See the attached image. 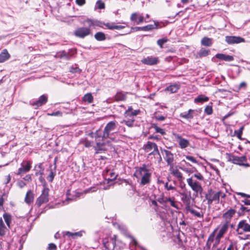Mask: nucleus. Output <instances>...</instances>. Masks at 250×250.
Instances as JSON below:
<instances>
[{"instance_id": "obj_9", "label": "nucleus", "mask_w": 250, "mask_h": 250, "mask_svg": "<svg viewBox=\"0 0 250 250\" xmlns=\"http://www.w3.org/2000/svg\"><path fill=\"white\" fill-rule=\"evenodd\" d=\"M48 192L49 189L45 186H43V188L42 192V194L39 197L37 200V204L38 207H40L42 204L48 201Z\"/></svg>"}, {"instance_id": "obj_51", "label": "nucleus", "mask_w": 250, "mask_h": 250, "mask_svg": "<svg viewBox=\"0 0 250 250\" xmlns=\"http://www.w3.org/2000/svg\"><path fill=\"white\" fill-rule=\"evenodd\" d=\"M131 240H132L131 243L135 246V247H138L140 248H141L142 250H147L145 248H144L143 247L139 245L138 244V242L136 241V240L134 237H131Z\"/></svg>"}, {"instance_id": "obj_52", "label": "nucleus", "mask_w": 250, "mask_h": 250, "mask_svg": "<svg viewBox=\"0 0 250 250\" xmlns=\"http://www.w3.org/2000/svg\"><path fill=\"white\" fill-rule=\"evenodd\" d=\"M96 4L100 9H104L105 7L104 3L101 0H98L96 2Z\"/></svg>"}, {"instance_id": "obj_2", "label": "nucleus", "mask_w": 250, "mask_h": 250, "mask_svg": "<svg viewBox=\"0 0 250 250\" xmlns=\"http://www.w3.org/2000/svg\"><path fill=\"white\" fill-rule=\"evenodd\" d=\"M117 122L112 121L108 122L105 126L102 132L100 130H97L94 133V137L96 139L102 138V140L110 138L112 139L111 136L115 133V130L117 127Z\"/></svg>"}, {"instance_id": "obj_39", "label": "nucleus", "mask_w": 250, "mask_h": 250, "mask_svg": "<svg viewBox=\"0 0 250 250\" xmlns=\"http://www.w3.org/2000/svg\"><path fill=\"white\" fill-rule=\"evenodd\" d=\"M208 98L205 95H201L198 96L194 100L195 103H203L208 101Z\"/></svg>"}, {"instance_id": "obj_5", "label": "nucleus", "mask_w": 250, "mask_h": 250, "mask_svg": "<svg viewBox=\"0 0 250 250\" xmlns=\"http://www.w3.org/2000/svg\"><path fill=\"white\" fill-rule=\"evenodd\" d=\"M118 242H119V240L117 239L116 235H114L111 237L109 240L108 238H104L103 240L104 247L109 250H113L116 247L117 243Z\"/></svg>"}, {"instance_id": "obj_26", "label": "nucleus", "mask_w": 250, "mask_h": 250, "mask_svg": "<svg viewBox=\"0 0 250 250\" xmlns=\"http://www.w3.org/2000/svg\"><path fill=\"white\" fill-rule=\"evenodd\" d=\"M104 144L100 142H97L96 145L94 146V149L96 153H100L104 152L105 149L104 147Z\"/></svg>"}, {"instance_id": "obj_49", "label": "nucleus", "mask_w": 250, "mask_h": 250, "mask_svg": "<svg viewBox=\"0 0 250 250\" xmlns=\"http://www.w3.org/2000/svg\"><path fill=\"white\" fill-rule=\"evenodd\" d=\"M167 38H164L158 40L157 42V44L160 47V48H162L163 47V44L167 42Z\"/></svg>"}, {"instance_id": "obj_23", "label": "nucleus", "mask_w": 250, "mask_h": 250, "mask_svg": "<svg viewBox=\"0 0 250 250\" xmlns=\"http://www.w3.org/2000/svg\"><path fill=\"white\" fill-rule=\"evenodd\" d=\"M34 169L37 170V171L35 172V176H38L39 175H43L44 167L43 166V164L42 163H40L39 164H36L35 166Z\"/></svg>"}, {"instance_id": "obj_45", "label": "nucleus", "mask_w": 250, "mask_h": 250, "mask_svg": "<svg viewBox=\"0 0 250 250\" xmlns=\"http://www.w3.org/2000/svg\"><path fill=\"white\" fill-rule=\"evenodd\" d=\"M229 223L228 222V221H226L225 223L222 226L220 229L219 230V231L225 234L229 229Z\"/></svg>"}, {"instance_id": "obj_17", "label": "nucleus", "mask_w": 250, "mask_h": 250, "mask_svg": "<svg viewBox=\"0 0 250 250\" xmlns=\"http://www.w3.org/2000/svg\"><path fill=\"white\" fill-rule=\"evenodd\" d=\"M47 101V97L44 95H42L40 97L39 99L35 102H34L32 105L36 107H38L41 106L43 104H44Z\"/></svg>"}, {"instance_id": "obj_11", "label": "nucleus", "mask_w": 250, "mask_h": 250, "mask_svg": "<svg viewBox=\"0 0 250 250\" xmlns=\"http://www.w3.org/2000/svg\"><path fill=\"white\" fill-rule=\"evenodd\" d=\"M162 152L164 153L165 156L164 159L167 162V165L171 167L173 166L174 156L173 154L170 151L166 149H162Z\"/></svg>"}, {"instance_id": "obj_62", "label": "nucleus", "mask_w": 250, "mask_h": 250, "mask_svg": "<svg viewBox=\"0 0 250 250\" xmlns=\"http://www.w3.org/2000/svg\"><path fill=\"white\" fill-rule=\"evenodd\" d=\"M81 70L77 67H71L70 69V72L72 73H80Z\"/></svg>"}, {"instance_id": "obj_55", "label": "nucleus", "mask_w": 250, "mask_h": 250, "mask_svg": "<svg viewBox=\"0 0 250 250\" xmlns=\"http://www.w3.org/2000/svg\"><path fill=\"white\" fill-rule=\"evenodd\" d=\"M205 112L208 115H210L212 113V108L211 106L208 105L205 109Z\"/></svg>"}, {"instance_id": "obj_54", "label": "nucleus", "mask_w": 250, "mask_h": 250, "mask_svg": "<svg viewBox=\"0 0 250 250\" xmlns=\"http://www.w3.org/2000/svg\"><path fill=\"white\" fill-rule=\"evenodd\" d=\"M244 198L241 200V203H243L244 205L250 206V199L244 197Z\"/></svg>"}, {"instance_id": "obj_56", "label": "nucleus", "mask_w": 250, "mask_h": 250, "mask_svg": "<svg viewBox=\"0 0 250 250\" xmlns=\"http://www.w3.org/2000/svg\"><path fill=\"white\" fill-rule=\"evenodd\" d=\"M180 194L182 196V198H181V200L185 202H187L188 201V196L187 195V194H186V193L185 192H182V193H180Z\"/></svg>"}, {"instance_id": "obj_41", "label": "nucleus", "mask_w": 250, "mask_h": 250, "mask_svg": "<svg viewBox=\"0 0 250 250\" xmlns=\"http://www.w3.org/2000/svg\"><path fill=\"white\" fill-rule=\"evenodd\" d=\"M127 120H124L121 123L122 124H125L128 127H132L133 126V123L135 121V119L133 118H126Z\"/></svg>"}, {"instance_id": "obj_24", "label": "nucleus", "mask_w": 250, "mask_h": 250, "mask_svg": "<svg viewBox=\"0 0 250 250\" xmlns=\"http://www.w3.org/2000/svg\"><path fill=\"white\" fill-rule=\"evenodd\" d=\"M10 57V54L8 53L6 49H4L0 54V62H3L6 60H8Z\"/></svg>"}, {"instance_id": "obj_4", "label": "nucleus", "mask_w": 250, "mask_h": 250, "mask_svg": "<svg viewBox=\"0 0 250 250\" xmlns=\"http://www.w3.org/2000/svg\"><path fill=\"white\" fill-rule=\"evenodd\" d=\"M229 161L232 162L233 164L239 166H244L246 167H250V165L246 163L247 161V157L245 156L239 157L233 155H230L229 156Z\"/></svg>"}, {"instance_id": "obj_36", "label": "nucleus", "mask_w": 250, "mask_h": 250, "mask_svg": "<svg viewBox=\"0 0 250 250\" xmlns=\"http://www.w3.org/2000/svg\"><path fill=\"white\" fill-rule=\"evenodd\" d=\"M109 176L107 180L108 181H112L113 180L116 179L117 174H116L112 170H107L106 171V176Z\"/></svg>"}, {"instance_id": "obj_43", "label": "nucleus", "mask_w": 250, "mask_h": 250, "mask_svg": "<svg viewBox=\"0 0 250 250\" xmlns=\"http://www.w3.org/2000/svg\"><path fill=\"white\" fill-rule=\"evenodd\" d=\"M188 211L193 215H194L195 216L197 217H203V213L202 212H199L197 210L192 209L190 208L188 209Z\"/></svg>"}, {"instance_id": "obj_57", "label": "nucleus", "mask_w": 250, "mask_h": 250, "mask_svg": "<svg viewBox=\"0 0 250 250\" xmlns=\"http://www.w3.org/2000/svg\"><path fill=\"white\" fill-rule=\"evenodd\" d=\"M166 198V197L163 196L161 197L158 198L157 199V201L158 202H159L160 204H164L167 203L166 200H165Z\"/></svg>"}, {"instance_id": "obj_12", "label": "nucleus", "mask_w": 250, "mask_h": 250, "mask_svg": "<svg viewBox=\"0 0 250 250\" xmlns=\"http://www.w3.org/2000/svg\"><path fill=\"white\" fill-rule=\"evenodd\" d=\"M225 41L229 44H233L235 43H239L240 42H244L245 40L244 38L236 36H226L225 38Z\"/></svg>"}, {"instance_id": "obj_63", "label": "nucleus", "mask_w": 250, "mask_h": 250, "mask_svg": "<svg viewBox=\"0 0 250 250\" xmlns=\"http://www.w3.org/2000/svg\"><path fill=\"white\" fill-rule=\"evenodd\" d=\"M193 176L195 177V178H196L197 179L200 180H204L203 176L200 173H196V174H194V175Z\"/></svg>"}, {"instance_id": "obj_35", "label": "nucleus", "mask_w": 250, "mask_h": 250, "mask_svg": "<svg viewBox=\"0 0 250 250\" xmlns=\"http://www.w3.org/2000/svg\"><path fill=\"white\" fill-rule=\"evenodd\" d=\"M154 28V25L152 24H149L143 27H135L134 29L135 31L143 30V31H150Z\"/></svg>"}, {"instance_id": "obj_15", "label": "nucleus", "mask_w": 250, "mask_h": 250, "mask_svg": "<svg viewBox=\"0 0 250 250\" xmlns=\"http://www.w3.org/2000/svg\"><path fill=\"white\" fill-rule=\"evenodd\" d=\"M143 63L152 65L157 64L159 62V59L157 57H154L152 56H148L146 58H144L142 60Z\"/></svg>"}, {"instance_id": "obj_19", "label": "nucleus", "mask_w": 250, "mask_h": 250, "mask_svg": "<svg viewBox=\"0 0 250 250\" xmlns=\"http://www.w3.org/2000/svg\"><path fill=\"white\" fill-rule=\"evenodd\" d=\"M170 173L175 177H176L178 181H182L183 179V175L182 173L177 168H174L173 166L169 168Z\"/></svg>"}, {"instance_id": "obj_48", "label": "nucleus", "mask_w": 250, "mask_h": 250, "mask_svg": "<svg viewBox=\"0 0 250 250\" xmlns=\"http://www.w3.org/2000/svg\"><path fill=\"white\" fill-rule=\"evenodd\" d=\"M115 100L118 101H125V95L124 94L118 93L115 96Z\"/></svg>"}, {"instance_id": "obj_18", "label": "nucleus", "mask_w": 250, "mask_h": 250, "mask_svg": "<svg viewBox=\"0 0 250 250\" xmlns=\"http://www.w3.org/2000/svg\"><path fill=\"white\" fill-rule=\"evenodd\" d=\"M158 147V146L155 143L148 141L144 145L143 148L146 152L148 153Z\"/></svg>"}, {"instance_id": "obj_42", "label": "nucleus", "mask_w": 250, "mask_h": 250, "mask_svg": "<svg viewBox=\"0 0 250 250\" xmlns=\"http://www.w3.org/2000/svg\"><path fill=\"white\" fill-rule=\"evenodd\" d=\"M140 112V110H135L133 112L128 113V115H125V117L126 118H133V119H135V117L137 116L139 113Z\"/></svg>"}, {"instance_id": "obj_28", "label": "nucleus", "mask_w": 250, "mask_h": 250, "mask_svg": "<svg viewBox=\"0 0 250 250\" xmlns=\"http://www.w3.org/2000/svg\"><path fill=\"white\" fill-rule=\"evenodd\" d=\"M105 26L109 29L110 30H120L125 28L124 26L123 25H116L114 23H106Z\"/></svg>"}, {"instance_id": "obj_61", "label": "nucleus", "mask_w": 250, "mask_h": 250, "mask_svg": "<svg viewBox=\"0 0 250 250\" xmlns=\"http://www.w3.org/2000/svg\"><path fill=\"white\" fill-rule=\"evenodd\" d=\"M83 146L86 147H89L92 146V143L88 140H85L83 143Z\"/></svg>"}, {"instance_id": "obj_29", "label": "nucleus", "mask_w": 250, "mask_h": 250, "mask_svg": "<svg viewBox=\"0 0 250 250\" xmlns=\"http://www.w3.org/2000/svg\"><path fill=\"white\" fill-rule=\"evenodd\" d=\"M201 44L206 46H210L212 44V40L208 37H204L201 41Z\"/></svg>"}, {"instance_id": "obj_64", "label": "nucleus", "mask_w": 250, "mask_h": 250, "mask_svg": "<svg viewBox=\"0 0 250 250\" xmlns=\"http://www.w3.org/2000/svg\"><path fill=\"white\" fill-rule=\"evenodd\" d=\"M48 249L49 250H56L57 246L54 243H50L49 244Z\"/></svg>"}, {"instance_id": "obj_60", "label": "nucleus", "mask_w": 250, "mask_h": 250, "mask_svg": "<svg viewBox=\"0 0 250 250\" xmlns=\"http://www.w3.org/2000/svg\"><path fill=\"white\" fill-rule=\"evenodd\" d=\"M186 158L187 160L192 162L193 163H195V164L197 163V161L196 160V159L193 156H186Z\"/></svg>"}, {"instance_id": "obj_38", "label": "nucleus", "mask_w": 250, "mask_h": 250, "mask_svg": "<svg viewBox=\"0 0 250 250\" xmlns=\"http://www.w3.org/2000/svg\"><path fill=\"white\" fill-rule=\"evenodd\" d=\"M33 195L31 190L27 192L25 198V202L27 204H30L33 201Z\"/></svg>"}, {"instance_id": "obj_50", "label": "nucleus", "mask_w": 250, "mask_h": 250, "mask_svg": "<svg viewBox=\"0 0 250 250\" xmlns=\"http://www.w3.org/2000/svg\"><path fill=\"white\" fill-rule=\"evenodd\" d=\"M153 127L154 128V129L156 132L160 133L162 135L165 134L166 133H165V131H164V130L163 129L158 127L156 125L154 124L153 125Z\"/></svg>"}, {"instance_id": "obj_34", "label": "nucleus", "mask_w": 250, "mask_h": 250, "mask_svg": "<svg viewBox=\"0 0 250 250\" xmlns=\"http://www.w3.org/2000/svg\"><path fill=\"white\" fill-rule=\"evenodd\" d=\"M95 39L98 41H104L105 40L106 37L104 33L102 32H98L94 35Z\"/></svg>"}, {"instance_id": "obj_40", "label": "nucleus", "mask_w": 250, "mask_h": 250, "mask_svg": "<svg viewBox=\"0 0 250 250\" xmlns=\"http://www.w3.org/2000/svg\"><path fill=\"white\" fill-rule=\"evenodd\" d=\"M64 235L68 236V237H71L73 238H75L76 237H81L82 236V233L81 231H79L77 232H71L69 231H66L64 232Z\"/></svg>"}, {"instance_id": "obj_16", "label": "nucleus", "mask_w": 250, "mask_h": 250, "mask_svg": "<svg viewBox=\"0 0 250 250\" xmlns=\"http://www.w3.org/2000/svg\"><path fill=\"white\" fill-rule=\"evenodd\" d=\"M238 204L240 206L239 209L237 212L239 216L246 215L247 213H248V215H250V208L245 207L242 203H239Z\"/></svg>"}, {"instance_id": "obj_3", "label": "nucleus", "mask_w": 250, "mask_h": 250, "mask_svg": "<svg viewBox=\"0 0 250 250\" xmlns=\"http://www.w3.org/2000/svg\"><path fill=\"white\" fill-rule=\"evenodd\" d=\"M187 181L192 190L195 192L196 196H197L198 194L201 195L203 189L199 182L194 180L192 177L187 179Z\"/></svg>"}, {"instance_id": "obj_1", "label": "nucleus", "mask_w": 250, "mask_h": 250, "mask_svg": "<svg viewBox=\"0 0 250 250\" xmlns=\"http://www.w3.org/2000/svg\"><path fill=\"white\" fill-rule=\"evenodd\" d=\"M134 176L138 179H140L139 183L142 186L149 184L151 182V173L146 164L138 167L134 173Z\"/></svg>"}, {"instance_id": "obj_6", "label": "nucleus", "mask_w": 250, "mask_h": 250, "mask_svg": "<svg viewBox=\"0 0 250 250\" xmlns=\"http://www.w3.org/2000/svg\"><path fill=\"white\" fill-rule=\"evenodd\" d=\"M91 34V30L90 27L85 26V27H79L75 30L74 35L79 38L83 39L85 37L89 36Z\"/></svg>"}, {"instance_id": "obj_22", "label": "nucleus", "mask_w": 250, "mask_h": 250, "mask_svg": "<svg viewBox=\"0 0 250 250\" xmlns=\"http://www.w3.org/2000/svg\"><path fill=\"white\" fill-rule=\"evenodd\" d=\"M236 212V210L234 209L230 208L223 215L224 218L226 219V221L230 223L231 218L233 217Z\"/></svg>"}, {"instance_id": "obj_37", "label": "nucleus", "mask_w": 250, "mask_h": 250, "mask_svg": "<svg viewBox=\"0 0 250 250\" xmlns=\"http://www.w3.org/2000/svg\"><path fill=\"white\" fill-rule=\"evenodd\" d=\"M83 101L87 102L88 104H91L93 101V97L91 93H88L84 95L83 98Z\"/></svg>"}, {"instance_id": "obj_33", "label": "nucleus", "mask_w": 250, "mask_h": 250, "mask_svg": "<svg viewBox=\"0 0 250 250\" xmlns=\"http://www.w3.org/2000/svg\"><path fill=\"white\" fill-rule=\"evenodd\" d=\"M58 56L61 59H64L65 60H69L71 57V55L69 53L65 51H62L58 54Z\"/></svg>"}, {"instance_id": "obj_58", "label": "nucleus", "mask_w": 250, "mask_h": 250, "mask_svg": "<svg viewBox=\"0 0 250 250\" xmlns=\"http://www.w3.org/2000/svg\"><path fill=\"white\" fill-rule=\"evenodd\" d=\"M17 184V186L21 188H23L26 185V183L22 180L19 181Z\"/></svg>"}, {"instance_id": "obj_47", "label": "nucleus", "mask_w": 250, "mask_h": 250, "mask_svg": "<svg viewBox=\"0 0 250 250\" xmlns=\"http://www.w3.org/2000/svg\"><path fill=\"white\" fill-rule=\"evenodd\" d=\"M244 129V126H241L238 130H235L234 134H235L237 138L240 140H242V134L243 133V130Z\"/></svg>"}, {"instance_id": "obj_14", "label": "nucleus", "mask_w": 250, "mask_h": 250, "mask_svg": "<svg viewBox=\"0 0 250 250\" xmlns=\"http://www.w3.org/2000/svg\"><path fill=\"white\" fill-rule=\"evenodd\" d=\"M21 167L19 168L18 171L17 173L18 175H21L23 173L28 172L31 168V163L29 161L26 162V165H24L23 163H22L21 164Z\"/></svg>"}, {"instance_id": "obj_32", "label": "nucleus", "mask_w": 250, "mask_h": 250, "mask_svg": "<svg viewBox=\"0 0 250 250\" xmlns=\"http://www.w3.org/2000/svg\"><path fill=\"white\" fill-rule=\"evenodd\" d=\"M214 233H211L208 237L207 242L206 244V247H205V249L206 250H209L210 248V246L211 243L214 241Z\"/></svg>"}, {"instance_id": "obj_53", "label": "nucleus", "mask_w": 250, "mask_h": 250, "mask_svg": "<svg viewBox=\"0 0 250 250\" xmlns=\"http://www.w3.org/2000/svg\"><path fill=\"white\" fill-rule=\"evenodd\" d=\"M213 194V191L212 189H209L208 190L207 193L205 195L206 199H211L212 198V195Z\"/></svg>"}, {"instance_id": "obj_59", "label": "nucleus", "mask_w": 250, "mask_h": 250, "mask_svg": "<svg viewBox=\"0 0 250 250\" xmlns=\"http://www.w3.org/2000/svg\"><path fill=\"white\" fill-rule=\"evenodd\" d=\"M236 194L241 196L242 197H246L248 199H250V195L248 194L243 192H236Z\"/></svg>"}, {"instance_id": "obj_20", "label": "nucleus", "mask_w": 250, "mask_h": 250, "mask_svg": "<svg viewBox=\"0 0 250 250\" xmlns=\"http://www.w3.org/2000/svg\"><path fill=\"white\" fill-rule=\"evenodd\" d=\"M215 57L220 60H223L226 62H231L234 60V58L232 56L222 53H218L216 54Z\"/></svg>"}, {"instance_id": "obj_7", "label": "nucleus", "mask_w": 250, "mask_h": 250, "mask_svg": "<svg viewBox=\"0 0 250 250\" xmlns=\"http://www.w3.org/2000/svg\"><path fill=\"white\" fill-rule=\"evenodd\" d=\"M236 231L238 234H242L244 232L250 233V224L246 220H241L237 226Z\"/></svg>"}, {"instance_id": "obj_8", "label": "nucleus", "mask_w": 250, "mask_h": 250, "mask_svg": "<svg viewBox=\"0 0 250 250\" xmlns=\"http://www.w3.org/2000/svg\"><path fill=\"white\" fill-rule=\"evenodd\" d=\"M147 158H149L151 161L158 164H160L162 161V158L158 147L148 152Z\"/></svg>"}, {"instance_id": "obj_25", "label": "nucleus", "mask_w": 250, "mask_h": 250, "mask_svg": "<svg viewBox=\"0 0 250 250\" xmlns=\"http://www.w3.org/2000/svg\"><path fill=\"white\" fill-rule=\"evenodd\" d=\"M194 110L192 109H189L188 112L181 113L180 116L183 118L186 119L188 120H190L193 118L192 113Z\"/></svg>"}, {"instance_id": "obj_44", "label": "nucleus", "mask_w": 250, "mask_h": 250, "mask_svg": "<svg viewBox=\"0 0 250 250\" xmlns=\"http://www.w3.org/2000/svg\"><path fill=\"white\" fill-rule=\"evenodd\" d=\"M221 195V191H218L216 192H214L212 195V200L216 202V203H219L220 197Z\"/></svg>"}, {"instance_id": "obj_27", "label": "nucleus", "mask_w": 250, "mask_h": 250, "mask_svg": "<svg viewBox=\"0 0 250 250\" xmlns=\"http://www.w3.org/2000/svg\"><path fill=\"white\" fill-rule=\"evenodd\" d=\"M7 230H8V229L5 227L2 219L0 218V236H4Z\"/></svg>"}, {"instance_id": "obj_30", "label": "nucleus", "mask_w": 250, "mask_h": 250, "mask_svg": "<svg viewBox=\"0 0 250 250\" xmlns=\"http://www.w3.org/2000/svg\"><path fill=\"white\" fill-rule=\"evenodd\" d=\"M179 88V85L177 84H174L167 86L166 88V90L169 91L171 93H174L176 92Z\"/></svg>"}, {"instance_id": "obj_31", "label": "nucleus", "mask_w": 250, "mask_h": 250, "mask_svg": "<svg viewBox=\"0 0 250 250\" xmlns=\"http://www.w3.org/2000/svg\"><path fill=\"white\" fill-rule=\"evenodd\" d=\"M3 219L9 229L10 228V224L12 221V216L8 213H4L3 214Z\"/></svg>"}, {"instance_id": "obj_21", "label": "nucleus", "mask_w": 250, "mask_h": 250, "mask_svg": "<svg viewBox=\"0 0 250 250\" xmlns=\"http://www.w3.org/2000/svg\"><path fill=\"white\" fill-rule=\"evenodd\" d=\"M56 158L55 159V163H54V168L50 169L49 174L47 177V180L50 182H52L53 181L54 177L56 175ZM52 167V166L51 165H50V168H51Z\"/></svg>"}, {"instance_id": "obj_13", "label": "nucleus", "mask_w": 250, "mask_h": 250, "mask_svg": "<svg viewBox=\"0 0 250 250\" xmlns=\"http://www.w3.org/2000/svg\"><path fill=\"white\" fill-rule=\"evenodd\" d=\"M175 138L178 140V144L182 149H185L189 145V141L187 139L183 138L178 134H174Z\"/></svg>"}, {"instance_id": "obj_10", "label": "nucleus", "mask_w": 250, "mask_h": 250, "mask_svg": "<svg viewBox=\"0 0 250 250\" xmlns=\"http://www.w3.org/2000/svg\"><path fill=\"white\" fill-rule=\"evenodd\" d=\"M83 24L85 26L90 27V28H95L96 27L103 28V25H105L106 23L99 21L98 20L87 19L83 21Z\"/></svg>"}, {"instance_id": "obj_46", "label": "nucleus", "mask_w": 250, "mask_h": 250, "mask_svg": "<svg viewBox=\"0 0 250 250\" xmlns=\"http://www.w3.org/2000/svg\"><path fill=\"white\" fill-rule=\"evenodd\" d=\"M209 52V50H207L205 48H201L198 53V55L200 57H205L208 55Z\"/></svg>"}]
</instances>
